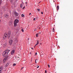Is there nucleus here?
Wrapping results in <instances>:
<instances>
[{"instance_id": "obj_42", "label": "nucleus", "mask_w": 73, "mask_h": 73, "mask_svg": "<svg viewBox=\"0 0 73 73\" xmlns=\"http://www.w3.org/2000/svg\"><path fill=\"white\" fill-rule=\"evenodd\" d=\"M29 38H28V40H29Z\"/></svg>"}, {"instance_id": "obj_31", "label": "nucleus", "mask_w": 73, "mask_h": 73, "mask_svg": "<svg viewBox=\"0 0 73 73\" xmlns=\"http://www.w3.org/2000/svg\"><path fill=\"white\" fill-rule=\"evenodd\" d=\"M29 15H31V13H30Z\"/></svg>"}, {"instance_id": "obj_36", "label": "nucleus", "mask_w": 73, "mask_h": 73, "mask_svg": "<svg viewBox=\"0 0 73 73\" xmlns=\"http://www.w3.org/2000/svg\"><path fill=\"white\" fill-rule=\"evenodd\" d=\"M41 3V1H40L39 2V3Z\"/></svg>"}, {"instance_id": "obj_45", "label": "nucleus", "mask_w": 73, "mask_h": 73, "mask_svg": "<svg viewBox=\"0 0 73 73\" xmlns=\"http://www.w3.org/2000/svg\"><path fill=\"white\" fill-rule=\"evenodd\" d=\"M30 54H31V53H30Z\"/></svg>"}, {"instance_id": "obj_22", "label": "nucleus", "mask_w": 73, "mask_h": 73, "mask_svg": "<svg viewBox=\"0 0 73 73\" xmlns=\"http://www.w3.org/2000/svg\"><path fill=\"white\" fill-rule=\"evenodd\" d=\"M38 34H36V37H38Z\"/></svg>"}, {"instance_id": "obj_13", "label": "nucleus", "mask_w": 73, "mask_h": 73, "mask_svg": "<svg viewBox=\"0 0 73 73\" xmlns=\"http://www.w3.org/2000/svg\"><path fill=\"white\" fill-rule=\"evenodd\" d=\"M20 7L21 8H23V4H21L20 5Z\"/></svg>"}, {"instance_id": "obj_16", "label": "nucleus", "mask_w": 73, "mask_h": 73, "mask_svg": "<svg viewBox=\"0 0 73 73\" xmlns=\"http://www.w3.org/2000/svg\"><path fill=\"white\" fill-rule=\"evenodd\" d=\"M16 64L15 63L13 64V66H16Z\"/></svg>"}, {"instance_id": "obj_15", "label": "nucleus", "mask_w": 73, "mask_h": 73, "mask_svg": "<svg viewBox=\"0 0 73 73\" xmlns=\"http://www.w3.org/2000/svg\"><path fill=\"white\" fill-rule=\"evenodd\" d=\"M21 16L22 17H24V14H22Z\"/></svg>"}, {"instance_id": "obj_41", "label": "nucleus", "mask_w": 73, "mask_h": 73, "mask_svg": "<svg viewBox=\"0 0 73 73\" xmlns=\"http://www.w3.org/2000/svg\"><path fill=\"white\" fill-rule=\"evenodd\" d=\"M11 2H12V0L11 1Z\"/></svg>"}, {"instance_id": "obj_8", "label": "nucleus", "mask_w": 73, "mask_h": 73, "mask_svg": "<svg viewBox=\"0 0 73 73\" xmlns=\"http://www.w3.org/2000/svg\"><path fill=\"white\" fill-rule=\"evenodd\" d=\"M4 17H6V18H8L9 17V15L7 14H5L4 15Z\"/></svg>"}, {"instance_id": "obj_38", "label": "nucleus", "mask_w": 73, "mask_h": 73, "mask_svg": "<svg viewBox=\"0 0 73 73\" xmlns=\"http://www.w3.org/2000/svg\"><path fill=\"white\" fill-rule=\"evenodd\" d=\"M35 63H36V61H35Z\"/></svg>"}, {"instance_id": "obj_27", "label": "nucleus", "mask_w": 73, "mask_h": 73, "mask_svg": "<svg viewBox=\"0 0 73 73\" xmlns=\"http://www.w3.org/2000/svg\"><path fill=\"white\" fill-rule=\"evenodd\" d=\"M41 13L42 14H42H43V12H41Z\"/></svg>"}, {"instance_id": "obj_23", "label": "nucleus", "mask_w": 73, "mask_h": 73, "mask_svg": "<svg viewBox=\"0 0 73 73\" xmlns=\"http://www.w3.org/2000/svg\"><path fill=\"white\" fill-rule=\"evenodd\" d=\"M25 7H24L23 8V9H25Z\"/></svg>"}, {"instance_id": "obj_43", "label": "nucleus", "mask_w": 73, "mask_h": 73, "mask_svg": "<svg viewBox=\"0 0 73 73\" xmlns=\"http://www.w3.org/2000/svg\"><path fill=\"white\" fill-rule=\"evenodd\" d=\"M5 45H7V44H6Z\"/></svg>"}, {"instance_id": "obj_26", "label": "nucleus", "mask_w": 73, "mask_h": 73, "mask_svg": "<svg viewBox=\"0 0 73 73\" xmlns=\"http://www.w3.org/2000/svg\"><path fill=\"white\" fill-rule=\"evenodd\" d=\"M33 20H34L35 21V20H36V19L34 18Z\"/></svg>"}, {"instance_id": "obj_46", "label": "nucleus", "mask_w": 73, "mask_h": 73, "mask_svg": "<svg viewBox=\"0 0 73 73\" xmlns=\"http://www.w3.org/2000/svg\"><path fill=\"white\" fill-rule=\"evenodd\" d=\"M39 28H40V27H39Z\"/></svg>"}, {"instance_id": "obj_28", "label": "nucleus", "mask_w": 73, "mask_h": 73, "mask_svg": "<svg viewBox=\"0 0 73 73\" xmlns=\"http://www.w3.org/2000/svg\"><path fill=\"white\" fill-rule=\"evenodd\" d=\"M3 9H5V7H3Z\"/></svg>"}, {"instance_id": "obj_7", "label": "nucleus", "mask_w": 73, "mask_h": 73, "mask_svg": "<svg viewBox=\"0 0 73 73\" xmlns=\"http://www.w3.org/2000/svg\"><path fill=\"white\" fill-rule=\"evenodd\" d=\"M15 50L14 49H13L12 50V51L11 52V54H13L14 53H15Z\"/></svg>"}, {"instance_id": "obj_35", "label": "nucleus", "mask_w": 73, "mask_h": 73, "mask_svg": "<svg viewBox=\"0 0 73 73\" xmlns=\"http://www.w3.org/2000/svg\"><path fill=\"white\" fill-rule=\"evenodd\" d=\"M54 28H53V30H54Z\"/></svg>"}, {"instance_id": "obj_4", "label": "nucleus", "mask_w": 73, "mask_h": 73, "mask_svg": "<svg viewBox=\"0 0 73 73\" xmlns=\"http://www.w3.org/2000/svg\"><path fill=\"white\" fill-rule=\"evenodd\" d=\"M19 23V20L17 19H15L14 22V27L17 26V23Z\"/></svg>"}, {"instance_id": "obj_9", "label": "nucleus", "mask_w": 73, "mask_h": 73, "mask_svg": "<svg viewBox=\"0 0 73 73\" xmlns=\"http://www.w3.org/2000/svg\"><path fill=\"white\" fill-rule=\"evenodd\" d=\"M3 70V66L0 67V73H1V71Z\"/></svg>"}, {"instance_id": "obj_19", "label": "nucleus", "mask_w": 73, "mask_h": 73, "mask_svg": "<svg viewBox=\"0 0 73 73\" xmlns=\"http://www.w3.org/2000/svg\"><path fill=\"white\" fill-rule=\"evenodd\" d=\"M21 31L23 32H24V30L23 29H22Z\"/></svg>"}, {"instance_id": "obj_25", "label": "nucleus", "mask_w": 73, "mask_h": 73, "mask_svg": "<svg viewBox=\"0 0 73 73\" xmlns=\"http://www.w3.org/2000/svg\"><path fill=\"white\" fill-rule=\"evenodd\" d=\"M23 68H24V67H22L21 68V70H23Z\"/></svg>"}, {"instance_id": "obj_30", "label": "nucleus", "mask_w": 73, "mask_h": 73, "mask_svg": "<svg viewBox=\"0 0 73 73\" xmlns=\"http://www.w3.org/2000/svg\"><path fill=\"white\" fill-rule=\"evenodd\" d=\"M39 68V66H38L37 67V68Z\"/></svg>"}, {"instance_id": "obj_29", "label": "nucleus", "mask_w": 73, "mask_h": 73, "mask_svg": "<svg viewBox=\"0 0 73 73\" xmlns=\"http://www.w3.org/2000/svg\"><path fill=\"white\" fill-rule=\"evenodd\" d=\"M37 31V29H36L35 30V31Z\"/></svg>"}, {"instance_id": "obj_3", "label": "nucleus", "mask_w": 73, "mask_h": 73, "mask_svg": "<svg viewBox=\"0 0 73 73\" xmlns=\"http://www.w3.org/2000/svg\"><path fill=\"white\" fill-rule=\"evenodd\" d=\"M14 42L15 43L18 42V36H17L14 39Z\"/></svg>"}, {"instance_id": "obj_17", "label": "nucleus", "mask_w": 73, "mask_h": 73, "mask_svg": "<svg viewBox=\"0 0 73 73\" xmlns=\"http://www.w3.org/2000/svg\"><path fill=\"white\" fill-rule=\"evenodd\" d=\"M1 62H2V60H0V64L1 63Z\"/></svg>"}, {"instance_id": "obj_14", "label": "nucleus", "mask_w": 73, "mask_h": 73, "mask_svg": "<svg viewBox=\"0 0 73 73\" xmlns=\"http://www.w3.org/2000/svg\"><path fill=\"white\" fill-rule=\"evenodd\" d=\"M8 65H9V63H7L6 64V66H8Z\"/></svg>"}, {"instance_id": "obj_11", "label": "nucleus", "mask_w": 73, "mask_h": 73, "mask_svg": "<svg viewBox=\"0 0 73 73\" xmlns=\"http://www.w3.org/2000/svg\"><path fill=\"white\" fill-rule=\"evenodd\" d=\"M7 60V58H5L3 59V61L5 62V61H6Z\"/></svg>"}, {"instance_id": "obj_39", "label": "nucleus", "mask_w": 73, "mask_h": 73, "mask_svg": "<svg viewBox=\"0 0 73 73\" xmlns=\"http://www.w3.org/2000/svg\"><path fill=\"white\" fill-rule=\"evenodd\" d=\"M52 32H54V30H53V31H52Z\"/></svg>"}, {"instance_id": "obj_40", "label": "nucleus", "mask_w": 73, "mask_h": 73, "mask_svg": "<svg viewBox=\"0 0 73 73\" xmlns=\"http://www.w3.org/2000/svg\"><path fill=\"white\" fill-rule=\"evenodd\" d=\"M32 49H33V48H32Z\"/></svg>"}, {"instance_id": "obj_32", "label": "nucleus", "mask_w": 73, "mask_h": 73, "mask_svg": "<svg viewBox=\"0 0 73 73\" xmlns=\"http://www.w3.org/2000/svg\"><path fill=\"white\" fill-rule=\"evenodd\" d=\"M37 54V52H36V53H35V54Z\"/></svg>"}, {"instance_id": "obj_18", "label": "nucleus", "mask_w": 73, "mask_h": 73, "mask_svg": "<svg viewBox=\"0 0 73 73\" xmlns=\"http://www.w3.org/2000/svg\"><path fill=\"white\" fill-rule=\"evenodd\" d=\"M1 0H0V5H1Z\"/></svg>"}, {"instance_id": "obj_10", "label": "nucleus", "mask_w": 73, "mask_h": 73, "mask_svg": "<svg viewBox=\"0 0 73 73\" xmlns=\"http://www.w3.org/2000/svg\"><path fill=\"white\" fill-rule=\"evenodd\" d=\"M39 43V42L38 41V40H37V43L35 44V46H36V45H38V44Z\"/></svg>"}, {"instance_id": "obj_37", "label": "nucleus", "mask_w": 73, "mask_h": 73, "mask_svg": "<svg viewBox=\"0 0 73 73\" xmlns=\"http://www.w3.org/2000/svg\"><path fill=\"white\" fill-rule=\"evenodd\" d=\"M36 60H37V59H36L35 60V61H36Z\"/></svg>"}, {"instance_id": "obj_2", "label": "nucleus", "mask_w": 73, "mask_h": 73, "mask_svg": "<svg viewBox=\"0 0 73 73\" xmlns=\"http://www.w3.org/2000/svg\"><path fill=\"white\" fill-rule=\"evenodd\" d=\"M10 51V50H7L5 51H4L3 54V56L4 57H6V56H8V53Z\"/></svg>"}, {"instance_id": "obj_33", "label": "nucleus", "mask_w": 73, "mask_h": 73, "mask_svg": "<svg viewBox=\"0 0 73 73\" xmlns=\"http://www.w3.org/2000/svg\"><path fill=\"white\" fill-rule=\"evenodd\" d=\"M45 73H46V70H45Z\"/></svg>"}, {"instance_id": "obj_44", "label": "nucleus", "mask_w": 73, "mask_h": 73, "mask_svg": "<svg viewBox=\"0 0 73 73\" xmlns=\"http://www.w3.org/2000/svg\"><path fill=\"white\" fill-rule=\"evenodd\" d=\"M18 58H20L19 57H18Z\"/></svg>"}, {"instance_id": "obj_6", "label": "nucleus", "mask_w": 73, "mask_h": 73, "mask_svg": "<svg viewBox=\"0 0 73 73\" xmlns=\"http://www.w3.org/2000/svg\"><path fill=\"white\" fill-rule=\"evenodd\" d=\"M12 42H13V40H12L10 39L9 41V44H10V45H12Z\"/></svg>"}, {"instance_id": "obj_5", "label": "nucleus", "mask_w": 73, "mask_h": 73, "mask_svg": "<svg viewBox=\"0 0 73 73\" xmlns=\"http://www.w3.org/2000/svg\"><path fill=\"white\" fill-rule=\"evenodd\" d=\"M14 15L15 17H17V16H18V15H19V14H18V13H17L15 11L14 12Z\"/></svg>"}, {"instance_id": "obj_21", "label": "nucleus", "mask_w": 73, "mask_h": 73, "mask_svg": "<svg viewBox=\"0 0 73 73\" xmlns=\"http://www.w3.org/2000/svg\"><path fill=\"white\" fill-rule=\"evenodd\" d=\"M36 9L37 10V11H40V9Z\"/></svg>"}, {"instance_id": "obj_24", "label": "nucleus", "mask_w": 73, "mask_h": 73, "mask_svg": "<svg viewBox=\"0 0 73 73\" xmlns=\"http://www.w3.org/2000/svg\"><path fill=\"white\" fill-rule=\"evenodd\" d=\"M48 66L49 68H50V65H49V64H48Z\"/></svg>"}, {"instance_id": "obj_34", "label": "nucleus", "mask_w": 73, "mask_h": 73, "mask_svg": "<svg viewBox=\"0 0 73 73\" xmlns=\"http://www.w3.org/2000/svg\"><path fill=\"white\" fill-rule=\"evenodd\" d=\"M1 23V20H0V23Z\"/></svg>"}, {"instance_id": "obj_20", "label": "nucleus", "mask_w": 73, "mask_h": 73, "mask_svg": "<svg viewBox=\"0 0 73 73\" xmlns=\"http://www.w3.org/2000/svg\"><path fill=\"white\" fill-rule=\"evenodd\" d=\"M25 4H26V7H27V2H25Z\"/></svg>"}, {"instance_id": "obj_1", "label": "nucleus", "mask_w": 73, "mask_h": 73, "mask_svg": "<svg viewBox=\"0 0 73 73\" xmlns=\"http://www.w3.org/2000/svg\"><path fill=\"white\" fill-rule=\"evenodd\" d=\"M10 36L11 32L9 31L8 32L7 34V33H5L3 37V39H5V38H6V37H8V38H9Z\"/></svg>"}, {"instance_id": "obj_12", "label": "nucleus", "mask_w": 73, "mask_h": 73, "mask_svg": "<svg viewBox=\"0 0 73 73\" xmlns=\"http://www.w3.org/2000/svg\"><path fill=\"white\" fill-rule=\"evenodd\" d=\"M56 9L57 10H58V9H59V6H58V5L57 6Z\"/></svg>"}]
</instances>
